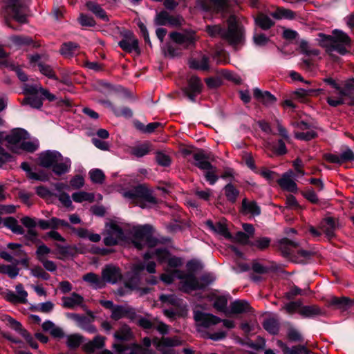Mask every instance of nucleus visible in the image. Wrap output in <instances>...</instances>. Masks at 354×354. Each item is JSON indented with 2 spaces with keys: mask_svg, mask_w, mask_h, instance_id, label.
Here are the masks:
<instances>
[{
  "mask_svg": "<svg viewBox=\"0 0 354 354\" xmlns=\"http://www.w3.org/2000/svg\"><path fill=\"white\" fill-rule=\"evenodd\" d=\"M123 196L129 203L136 204L142 208L147 207L143 201L151 204L157 203L156 198L152 195L151 191L146 185H139L129 191L124 192Z\"/></svg>",
  "mask_w": 354,
  "mask_h": 354,
  "instance_id": "nucleus-2",
  "label": "nucleus"
},
{
  "mask_svg": "<svg viewBox=\"0 0 354 354\" xmlns=\"http://www.w3.org/2000/svg\"><path fill=\"white\" fill-rule=\"evenodd\" d=\"M293 176V171L288 170L282 175L281 178L279 179L277 182L283 189L290 192H295L297 191V186L292 179Z\"/></svg>",
  "mask_w": 354,
  "mask_h": 354,
  "instance_id": "nucleus-21",
  "label": "nucleus"
},
{
  "mask_svg": "<svg viewBox=\"0 0 354 354\" xmlns=\"http://www.w3.org/2000/svg\"><path fill=\"white\" fill-rule=\"evenodd\" d=\"M19 272V269L16 266L0 264V273L6 274L11 279L15 278Z\"/></svg>",
  "mask_w": 354,
  "mask_h": 354,
  "instance_id": "nucleus-48",
  "label": "nucleus"
},
{
  "mask_svg": "<svg viewBox=\"0 0 354 354\" xmlns=\"http://www.w3.org/2000/svg\"><path fill=\"white\" fill-rule=\"evenodd\" d=\"M322 89H317V90H313V89H304V88H299L296 90L294 92V95L295 96V98L298 99L300 101H303V100L308 95H312L314 92H321Z\"/></svg>",
  "mask_w": 354,
  "mask_h": 354,
  "instance_id": "nucleus-57",
  "label": "nucleus"
},
{
  "mask_svg": "<svg viewBox=\"0 0 354 354\" xmlns=\"http://www.w3.org/2000/svg\"><path fill=\"white\" fill-rule=\"evenodd\" d=\"M51 252V250L45 244H41L37 247L36 256L39 262L46 259V257Z\"/></svg>",
  "mask_w": 354,
  "mask_h": 354,
  "instance_id": "nucleus-56",
  "label": "nucleus"
},
{
  "mask_svg": "<svg viewBox=\"0 0 354 354\" xmlns=\"http://www.w3.org/2000/svg\"><path fill=\"white\" fill-rule=\"evenodd\" d=\"M28 133L21 129H16L13 130L9 135L6 138V140L8 142V147L12 151H17L15 147L21 146V143L23 140L27 138Z\"/></svg>",
  "mask_w": 354,
  "mask_h": 354,
  "instance_id": "nucleus-15",
  "label": "nucleus"
},
{
  "mask_svg": "<svg viewBox=\"0 0 354 354\" xmlns=\"http://www.w3.org/2000/svg\"><path fill=\"white\" fill-rule=\"evenodd\" d=\"M5 320L8 322V326L18 332L30 346L31 348L37 349L38 344L32 337V335L22 326L21 324L13 319L10 316H6Z\"/></svg>",
  "mask_w": 354,
  "mask_h": 354,
  "instance_id": "nucleus-9",
  "label": "nucleus"
},
{
  "mask_svg": "<svg viewBox=\"0 0 354 354\" xmlns=\"http://www.w3.org/2000/svg\"><path fill=\"white\" fill-rule=\"evenodd\" d=\"M22 104H28L35 109H40L42 106V98L39 97V95H30V96L26 97Z\"/></svg>",
  "mask_w": 354,
  "mask_h": 354,
  "instance_id": "nucleus-46",
  "label": "nucleus"
},
{
  "mask_svg": "<svg viewBox=\"0 0 354 354\" xmlns=\"http://www.w3.org/2000/svg\"><path fill=\"white\" fill-rule=\"evenodd\" d=\"M263 328L270 334L275 335L279 331V323L273 318L267 319L263 322Z\"/></svg>",
  "mask_w": 354,
  "mask_h": 354,
  "instance_id": "nucleus-50",
  "label": "nucleus"
},
{
  "mask_svg": "<svg viewBox=\"0 0 354 354\" xmlns=\"http://www.w3.org/2000/svg\"><path fill=\"white\" fill-rule=\"evenodd\" d=\"M253 95L256 100L266 106H271L277 101L276 97L270 92L262 91L258 88L254 89Z\"/></svg>",
  "mask_w": 354,
  "mask_h": 354,
  "instance_id": "nucleus-26",
  "label": "nucleus"
},
{
  "mask_svg": "<svg viewBox=\"0 0 354 354\" xmlns=\"http://www.w3.org/2000/svg\"><path fill=\"white\" fill-rule=\"evenodd\" d=\"M250 310L249 303L245 300H236L231 303L230 312L233 314L247 313Z\"/></svg>",
  "mask_w": 354,
  "mask_h": 354,
  "instance_id": "nucleus-32",
  "label": "nucleus"
},
{
  "mask_svg": "<svg viewBox=\"0 0 354 354\" xmlns=\"http://www.w3.org/2000/svg\"><path fill=\"white\" fill-rule=\"evenodd\" d=\"M350 41V38L346 34L335 30L333 31V35L325 37L323 46L330 54L337 52L340 55H344L347 52L346 46L349 45Z\"/></svg>",
  "mask_w": 354,
  "mask_h": 354,
  "instance_id": "nucleus-3",
  "label": "nucleus"
},
{
  "mask_svg": "<svg viewBox=\"0 0 354 354\" xmlns=\"http://www.w3.org/2000/svg\"><path fill=\"white\" fill-rule=\"evenodd\" d=\"M193 158L195 161L194 165L199 169L204 170L212 168V165L209 162V157L203 150H198L193 153Z\"/></svg>",
  "mask_w": 354,
  "mask_h": 354,
  "instance_id": "nucleus-25",
  "label": "nucleus"
},
{
  "mask_svg": "<svg viewBox=\"0 0 354 354\" xmlns=\"http://www.w3.org/2000/svg\"><path fill=\"white\" fill-rule=\"evenodd\" d=\"M279 247L284 256L294 254L298 248V243L288 239H283L279 243Z\"/></svg>",
  "mask_w": 354,
  "mask_h": 354,
  "instance_id": "nucleus-29",
  "label": "nucleus"
},
{
  "mask_svg": "<svg viewBox=\"0 0 354 354\" xmlns=\"http://www.w3.org/2000/svg\"><path fill=\"white\" fill-rule=\"evenodd\" d=\"M189 66L193 69L206 71L209 68V59L205 55H202L199 59H190Z\"/></svg>",
  "mask_w": 354,
  "mask_h": 354,
  "instance_id": "nucleus-33",
  "label": "nucleus"
},
{
  "mask_svg": "<svg viewBox=\"0 0 354 354\" xmlns=\"http://www.w3.org/2000/svg\"><path fill=\"white\" fill-rule=\"evenodd\" d=\"M31 275L35 277L40 278L43 280H48L50 275L39 266H33L30 270Z\"/></svg>",
  "mask_w": 354,
  "mask_h": 354,
  "instance_id": "nucleus-51",
  "label": "nucleus"
},
{
  "mask_svg": "<svg viewBox=\"0 0 354 354\" xmlns=\"http://www.w3.org/2000/svg\"><path fill=\"white\" fill-rule=\"evenodd\" d=\"M118 45L124 51L131 53L138 50V41L130 31L127 32L124 39L119 41Z\"/></svg>",
  "mask_w": 354,
  "mask_h": 354,
  "instance_id": "nucleus-18",
  "label": "nucleus"
},
{
  "mask_svg": "<svg viewBox=\"0 0 354 354\" xmlns=\"http://www.w3.org/2000/svg\"><path fill=\"white\" fill-rule=\"evenodd\" d=\"M84 340V337L79 334H73L66 337V344L71 348H77Z\"/></svg>",
  "mask_w": 354,
  "mask_h": 354,
  "instance_id": "nucleus-49",
  "label": "nucleus"
},
{
  "mask_svg": "<svg viewBox=\"0 0 354 354\" xmlns=\"http://www.w3.org/2000/svg\"><path fill=\"white\" fill-rule=\"evenodd\" d=\"M169 253L166 249H157L154 252H147L144 254L145 261L156 257L160 262H164L169 258Z\"/></svg>",
  "mask_w": 354,
  "mask_h": 354,
  "instance_id": "nucleus-39",
  "label": "nucleus"
},
{
  "mask_svg": "<svg viewBox=\"0 0 354 354\" xmlns=\"http://www.w3.org/2000/svg\"><path fill=\"white\" fill-rule=\"evenodd\" d=\"M278 344L282 348L284 354H310V351L303 346H295L292 348L288 347L282 342L279 341Z\"/></svg>",
  "mask_w": 354,
  "mask_h": 354,
  "instance_id": "nucleus-41",
  "label": "nucleus"
},
{
  "mask_svg": "<svg viewBox=\"0 0 354 354\" xmlns=\"http://www.w3.org/2000/svg\"><path fill=\"white\" fill-rule=\"evenodd\" d=\"M68 317L74 320L78 327L90 333H95L96 328L91 324V321L86 316L80 315L76 313H69Z\"/></svg>",
  "mask_w": 354,
  "mask_h": 354,
  "instance_id": "nucleus-17",
  "label": "nucleus"
},
{
  "mask_svg": "<svg viewBox=\"0 0 354 354\" xmlns=\"http://www.w3.org/2000/svg\"><path fill=\"white\" fill-rule=\"evenodd\" d=\"M194 318L198 330L201 328H207L221 322V319L218 317L199 310L194 311Z\"/></svg>",
  "mask_w": 354,
  "mask_h": 354,
  "instance_id": "nucleus-8",
  "label": "nucleus"
},
{
  "mask_svg": "<svg viewBox=\"0 0 354 354\" xmlns=\"http://www.w3.org/2000/svg\"><path fill=\"white\" fill-rule=\"evenodd\" d=\"M102 274L104 282L112 283H115L122 277L120 269L113 265L106 266L103 269Z\"/></svg>",
  "mask_w": 354,
  "mask_h": 354,
  "instance_id": "nucleus-22",
  "label": "nucleus"
},
{
  "mask_svg": "<svg viewBox=\"0 0 354 354\" xmlns=\"http://www.w3.org/2000/svg\"><path fill=\"white\" fill-rule=\"evenodd\" d=\"M216 12H226L230 6V0H209Z\"/></svg>",
  "mask_w": 354,
  "mask_h": 354,
  "instance_id": "nucleus-52",
  "label": "nucleus"
},
{
  "mask_svg": "<svg viewBox=\"0 0 354 354\" xmlns=\"http://www.w3.org/2000/svg\"><path fill=\"white\" fill-rule=\"evenodd\" d=\"M24 93L29 95H39V97L48 100L50 102L55 100L56 97L55 95L50 93V91L41 86L40 84H26L24 87Z\"/></svg>",
  "mask_w": 354,
  "mask_h": 354,
  "instance_id": "nucleus-12",
  "label": "nucleus"
},
{
  "mask_svg": "<svg viewBox=\"0 0 354 354\" xmlns=\"http://www.w3.org/2000/svg\"><path fill=\"white\" fill-rule=\"evenodd\" d=\"M38 68L39 71L46 77L54 80H57L55 73L50 65L46 64L43 62L38 64Z\"/></svg>",
  "mask_w": 354,
  "mask_h": 354,
  "instance_id": "nucleus-54",
  "label": "nucleus"
},
{
  "mask_svg": "<svg viewBox=\"0 0 354 354\" xmlns=\"http://www.w3.org/2000/svg\"><path fill=\"white\" fill-rule=\"evenodd\" d=\"M60 153L57 151H46L39 154V165L46 168H50L54 165L59 158Z\"/></svg>",
  "mask_w": 354,
  "mask_h": 354,
  "instance_id": "nucleus-20",
  "label": "nucleus"
},
{
  "mask_svg": "<svg viewBox=\"0 0 354 354\" xmlns=\"http://www.w3.org/2000/svg\"><path fill=\"white\" fill-rule=\"evenodd\" d=\"M354 92V79L348 80L344 86L340 87L337 96H328L326 98L327 103L333 107L338 106L345 103V97L350 96Z\"/></svg>",
  "mask_w": 354,
  "mask_h": 354,
  "instance_id": "nucleus-7",
  "label": "nucleus"
},
{
  "mask_svg": "<svg viewBox=\"0 0 354 354\" xmlns=\"http://www.w3.org/2000/svg\"><path fill=\"white\" fill-rule=\"evenodd\" d=\"M89 175L91 180L95 183H102L105 177L103 171L99 169L90 171Z\"/></svg>",
  "mask_w": 354,
  "mask_h": 354,
  "instance_id": "nucleus-60",
  "label": "nucleus"
},
{
  "mask_svg": "<svg viewBox=\"0 0 354 354\" xmlns=\"http://www.w3.org/2000/svg\"><path fill=\"white\" fill-rule=\"evenodd\" d=\"M301 308V302L299 301H292L285 304L281 310H285L287 313L292 315L296 312L299 313V310Z\"/></svg>",
  "mask_w": 354,
  "mask_h": 354,
  "instance_id": "nucleus-53",
  "label": "nucleus"
},
{
  "mask_svg": "<svg viewBox=\"0 0 354 354\" xmlns=\"http://www.w3.org/2000/svg\"><path fill=\"white\" fill-rule=\"evenodd\" d=\"M133 333L127 325H122L114 333V337L119 341H129L133 338Z\"/></svg>",
  "mask_w": 354,
  "mask_h": 354,
  "instance_id": "nucleus-38",
  "label": "nucleus"
},
{
  "mask_svg": "<svg viewBox=\"0 0 354 354\" xmlns=\"http://www.w3.org/2000/svg\"><path fill=\"white\" fill-rule=\"evenodd\" d=\"M5 227L10 230L14 234L22 235L24 234V228L19 224L18 221L14 217H6L2 223Z\"/></svg>",
  "mask_w": 354,
  "mask_h": 354,
  "instance_id": "nucleus-30",
  "label": "nucleus"
},
{
  "mask_svg": "<svg viewBox=\"0 0 354 354\" xmlns=\"http://www.w3.org/2000/svg\"><path fill=\"white\" fill-rule=\"evenodd\" d=\"M170 15L166 11L159 12L155 18V24L158 26H165L168 24Z\"/></svg>",
  "mask_w": 354,
  "mask_h": 354,
  "instance_id": "nucleus-62",
  "label": "nucleus"
},
{
  "mask_svg": "<svg viewBox=\"0 0 354 354\" xmlns=\"http://www.w3.org/2000/svg\"><path fill=\"white\" fill-rule=\"evenodd\" d=\"M175 274L178 279H182L183 288L185 291L201 289L205 286L201 283L192 274H185L181 271H176Z\"/></svg>",
  "mask_w": 354,
  "mask_h": 354,
  "instance_id": "nucleus-10",
  "label": "nucleus"
},
{
  "mask_svg": "<svg viewBox=\"0 0 354 354\" xmlns=\"http://www.w3.org/2000/svg\"><path fill=\"white\" fill-rule=\"evenodd\" d=\"M160 299L164 303H168L176 306H180L182 301L174 295H162Z\"/></svg>",
  "mask_w": 354,
  "mask_h": 354,
  "instance_id": "nucleus-59",
  "label": "nucleus"
},
{
  "mask_svg": "<svg viewBox=\"0 0 354 354\" xmlns=\"http://www.w3.org/2000/svg\"><path fill=\"white\" fill-rule=\"evenodd\" d=\"M227 30H225L219 25L207 26L206 30L211 37H221L231 45L241 44L244 39V30L243 26L237 22L234 15H230L227 19Z\"/></svg>",
  "mask_w": 354,
  "mask_h": 354,
  "instance_id": "nucleus-1",
  "label": "nucleus"
},
{
  "mask_svg": "<svg viewBox=\"0 0 354 354\" xmlns=\"http://www.w3.org/2000/svg\"><path fill=\"white\" fill-rule=\"evenodd\" d=\"M6 8L10 9L12 17L19 23H25L26 17L24 14V6L19 0H4Z\"/></svg>",
  "mask_w": 354,
  "mask_h": 354,
  "instance_id": "nucleus-11",
  "label": "nucleus"
},
{
  "mask_svg": "<svg viewBox=\"0 0 354 354\" xmlns=\"http://www.w3.org/2000/svg\"><path fill=\"white\" fill-rule=\"evenodd\" d=\"M242 207L245 213L251 214L254 216H257L260 214L261 212L260 207L255 202H248L246 199L243 200Z\"/></svg>",
  "mask_w": 354,
  "mask_h": 354,
  "instance_id": "nucleus-43",
  "label": "nucleus"
},
{
  "mask_svg": "<svg viewBox=\"0 0 354 354\" xmlns=\"http://www.w3.org/2000/svg\"><path fill=\"white\" fill-rule=\"evenodd\" d=\"M299 314L304 317L310 318L322 315V311L315 305L304 306L301 305V308L299 310Z\"/></svg>",
  "mask_w": 354,
  "mask_h": 354,
  "instance_id": "nucleus-35",
  "label": "nucleus"
},
{
  "mask_svg": "<svg viewBox=\"0 0 354 354\" xmlns=\"http://www.w3.org/2000/svg\"><path fill=\"white\" fill-rule=\"evenodd\" d=\"M135 315L133 308L123 306H118L112 309L111 317L114 320H118L123 317L132 318Z\"/></svg>",
  "mask_w": 354,
  "mask_h": 354,
  "instance_id": "nucleus-27",
  "label": "nucleus"
},
{
  "mask_svg": "<svg viewBox=\"0 0 354 354\" xmlns=\"http://www.w3.org/2000/svg\"><path fill=\"white\" fill-rule=\"evenodd\" d=\"M170 39L183 48H189L195 46L198 37L192 30H185L182 32H172L169 34Z\"/></svg>",
  "mask_w": 354,
  "mask_h": 354,
  "instance_id": "nucleus-6",
  "label": "nucleus"
},
{
  "mask_svg": "<svg viewBox=\"0 0 354 354\" xmlns=\"http://www.w3.org/2000/svg\"><path fill=\"white\" fill-rule=\"evenodd\" d=\"M71 167V161L68 158L63 157L60 154L57 161L52 167L53 171L58 176L68 173Z\"/></svg>",
  "mask_w": 354,
  "mask_h": 354,
  "instance_id": "nucleus-23",
  "label": "nucleus"
},
{
  "mask_svg": "<svg viewBox=\"0 0 354 354\" xmlns=\"http://www.w3.org/2000/svg\"><path fill=\"white\" fill-rule=\"evenodd\" d=\"M83 280L95 289L101 288L105 285L103 278H100L98 275L93 272H89L84 275Z\"/></svg>",
  "mask_w": 354,
  "mask_h": 354,
  "instance_id": "nucleus-34",
  "label": "nucleus"
},
{
  "mask_svg": "<svg viewBox=\"0 0 354 354\" xmlns=\"http://www.w3.org/2000/svg\"><path fill=\"white\" fill-rule=\"evenodd\" d=\"M270 239L268 237H261L257 239L254 242H252L250 245L255 246L258 249L263 250L269 247Z\"/></svg>",
  "mask_w": 354,
  "mask_h": 354,
  "instance_id": "nucleus-63",
  "label": "nucleus"
},
{
  "mask_svg": "<svg viewBox=\"0 0 354 354\" xmlns=\"http://www.w3.org/2000/svg\"><path fill=\"white\" fill-rule=\"evenodd\" d=\"M203 84L196 76H192L188 80L187 87L183 89L184 94L192 102L196 96L201 92Z\"/></svg>",
  "mask_w": 354,
  "mask_h": 354,
  "instance_id": "nucleus-13",
  "label": "nucleus"
},
{
  "mask_svg": "<svg viewBox=\"0 0 354 354\" xmlns=\"http://www.w3.org/2000/svg\"><path fill=\"white\" fill-rule=\"evenodd\" d=\"M62 300V306L65 308L75 309L77 307H85L84 297L75 292H73L70 296L63 297Z\"/></svg>",
  "mask_w": 354,
  "mask_h": 354,
  "instance_id": "nucleus-19",
  "label": "nucleus"
},
{
  "mask_svg": "<svg viewBox=\"0 0 354 354\" xmlns=\"http://www.w3.org/2000/svg\"><path fill=\"white\" fill-rule=\"evenodd\" d=\"M206 225L207 226H208L209 228H210L212 231L215 232L216 233L221 234L227 239L231 238V234L228 232L225 224L221 222H217L215 224H214L212 221L208 220L206 221Z\"/></svg>",
  "mask_w": 354,
  "mask_h": 354,
  "instance_id": "nucleus-36",
  "label": "nucleus"
},
{
  "mask_svg": "<svg viewBox=\"0 0 354 354\" xmlns=\"http://www.w3.org/2000/svg\"><path fill=\"white\" fill-rule=\"evenodd\" d=\"M255 22L261 28L268 30L274 25V21L266 15L260 13L255 19Z\"/></svg>",
  "mask_w": 354,
  "mask_h": 354,
  "instance_id": "nucleus-42",
  "label": "nucleus"
},
{
  "mask_svg": "<svg viewBox=\"0 0 354 354\" xmlns=\"http://www.w3.org/2000/svg\"><path fill=\"white\" fill-rule=\"evenodd\" d=\"M72 198L76 203L92 202L94 200V195L85 192H78L72 194Z\"/></svg>",
  "mask_w": 354,
  "mask_h": 354,
  "instance_id": "nucleus-47",
  "label": "nucleus"
},
{
  "mask_svg": "<svg viewBox=\"0 0 354 354\" xmlns=\"http://www.w3.org/2000/svg\"><path fill=\"white\" fill-rule=\"evenodd\" d=\"M164 53L166 57L174 58L181 55L180 49L174 46L171 44H167L164 48Z\"/></svg>",
  "mask_w": 354,
  "mask_h": 354,
  "instance_id": "nucleus-55",
  "label": "nucleus"
},
{
  "mask_svg": "<svg viewBox=\"0 0 354 354\" xmlns=\"http://www.w3.org/2000/svg\"><path fill=\"white\" fill-rule=\"evenodd\" d=\"M104 342L105 337L101 335H96L93 340L85 344L83 348L86 353H91L96 350L102 348L104 346Z\"/></svg>",
  "mask_w": 354,
  "mask_h": 354,
  "instance_id": "nucleus-28",
  "label": "nucleus"
},
{
  "mask_svg": "<svg viewBox=\"0 0 354 354\" xmlns=\"http://www.w3.org/2000/svg\"><path fill=\"white\" fill-rule=\"evenodd\" d=\"M79 47L77 43L68 41L62 45L59 52L65 57H71L77 53Z\"/></svg>",
  "mask_w": 354,
  "mask_h": 354,
  "instance_id": "nucleus-37",
  "label": "nucleus"
},
{
  "mask_svg": "<svg viewBox=\"0 0 354 354\" xmlns=\"http://www.w3.org/2000/svg\"><path fill=\"white\" fill-rule=\"evenodd\" d=\"M149 151V145L143 144L132 149L131 153L136 157H142L147 155Z\"/></svg>",
  "mask_w": 354,
  "mask_h": 354,
  "instance_id": "nucleus-64",
  "label": "nucleus"
},
{
  "mask_svg": "<svg viewBox=\"0 0 354 354\" xmlns=\"http://www.w3.org/2000/svg\"><path fill=\"white\" fill-rule=\"evenodd\" d=\"M271 15L277 19H292L295 17V13L293 11L283 8H277L276 11L271 14Z\"/></svg>",
  "mask_w": 354,
  "mask_h": 354,
  "instance_id": "nucleus-44",
  "label": "nucleus"
},
{
  "mask_svg": "<svg viewBox=\"0 0 354 354\" xmlns=\"http://www.w3.org/2000/svg\"><path fill=\"white\" fill-rule=\"evenodd\" d=\"M126 229H123L118 224L111 222L106 225V228L103 232L104 236L103 242L106 246H113L118 245L125 238Z\"/></svg>",
  "mask_w": 354,
  "mask_h": 354,
  "instance_id": "nucleus-5",
  "label": "nucleus"
},
{
  "mask_svg": "<svg viewBox=\"0 0 354 354\" xmlns=\"http://www.w3.org/2000/svg\"><path fill=\"white\" fill-rule=\"evenodd\" d=\"M206 171L205 174V177L207 181L209 182L210 185H214L218 180V177L216 175V169L214 166L212 165L211 169H205Z\"/></svg>",
  "mask_w": 354,
  "mask_h": 354,
  "instance_id": "nucleus-61",
  "label": "nucleus"
},
{
  "mask_svg": "<svg viewBox=\"0 0 354 354\" xmlns=\"http://www.w3.org/2000/svg\"><path fill=\"white\" fill-rule=\"evenodd\" d=\"M296 127L303 131L302 132L295 133V136L297 139L308 141L317 136V133L314 128L304 121L297 122Z\"/></svg>",
  "mask_w": 354,
  "mask_h": 354,
  "instance_id": "nucleus-16",
  "label": "nucleus"
},
{
  "mask_svg": "<svg viewBox=\"0 0 354 354\" xmlns=\"http://www.w3.org/2000/svg\"><path fill=\"white\" fill-rule=\"evenodd\" d=\"M145 269L149 273L153 274L156 272V263L154 261H149L145 265L144 263L138 262L133 264L131 272L128 273V281L126 282V287L134 290L137 289L139 282V274Z\"/></svg>",
  "mask_w": 354,
  "mask_h": 354,
  "instance_id": "nucleus-4",
  "label": "nucleus"
},
{
  "mask_svg": "<svg viewBox=\"0 0 354 354\" xmlns=\"http://www.w3.org/2000/svg\"><path fill=\"white\" fill-rule=\"evenodd\" d=\"M149 227L148 225L135 226L131 230V234L141 242L149 241Z\"/></svg>",
  "mask_w": 354,
  "mask_h": 354,
  "instance_id": "nucleus-31",
  "label": "nucleus"
},
{
  "mask_svg": "<svg viewBox=\"0 0 354 354\" xmlns=\"http://www.w3.org/2000/svg\"><path fill=\"white\" fill-rule=\"evenodd\" d=\"M329 304L331 306H335L337 308L344 310L352 306L353 301L347 297H333L330 299Z\"/></svg>",
  "mask_w": 354,
  "mask_h": 354,
  "instance_id": "nucleus-40",
  "label": "nucleus"
},
{
  "mask_svg": "<svg viewBox=\"0 0 354 354\" xmlns=\"http://www.w3.org/2000/svg\"><path fill=\"white\" fill-rule=\"evenodd\" d=\"M337 228V225L335 219L332 217L326 218L319 225V229L328 239H331L335 236V232Z\"/></svg>",
  "mask_w": 354,
  "mask_h": 354,
  "instance_id": "nucleus-24",
  "label": "nucleus"
},
{
  "mask_svg": "<svg viewBox=\"0 0 354 354\" xmlns=\"http://www.w3.org/2000/svg\"><path fill=\"white\" fill-rule=\"evenodd\" d=\"M225 195L228 201L234 203L239 195V191L232 185L227 184L224 187Z\"/></svg>",
  "mask_w": 354,
  "mask_h": 354,
  "instance_id": "nucleus-45",
  "label": "nucleus"
},
{
  "mask_svg": "<svg viewBox=\"0 0 354 354\" xmlns=\"http://www.w3.org/2000/svg\"><path fill=\"white\" fill-rule=\"evenodd\" d=\"M300 49L302 53L306 55H318L319 51L317 49L311 48L306 41H301L300 43Z\"/></svg>",
  "mask_w": 354,
  "mask_h": 354,
  "instance_id": "nucleus-58",
  "label": "nucleus"
},
{
  "mask_svg": "<svg viewBox=\"0 0 354 354\" xmlns=\"http://www.w3.org/2000/svg\"><path fill=\"white\" fill-rule=\"evenodd\" d=\"M182 344V341L178 337L155 338L153 339V344L162 354H167V347H174Z\"/></svg>",
  "mask_w": 354,
  "mask_h": 354,
  "instance_id": "nucleus-14",
  "label": "nucleus"
}]
</instances>
